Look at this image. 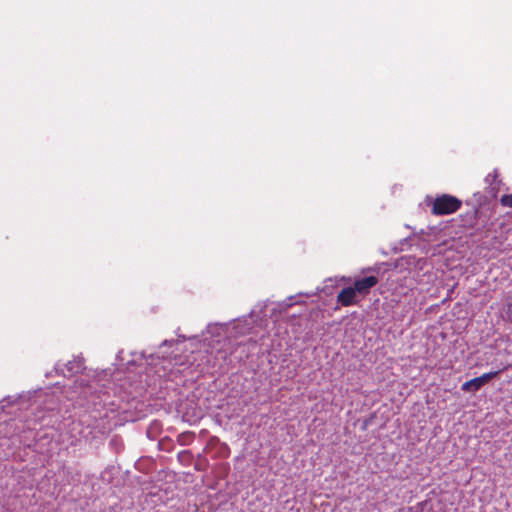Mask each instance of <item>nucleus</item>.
Returning <instances> with one entry per match:
<instances>
[{
    "label": "nucleus",
    "mask_w": 512,
    "mask_h": 512,
    "mask_svg": "<svg viewBox=\"0 0 512 512\" xmlns=\"http://www.w3.org/2000/svg\"><path fill=\"white\" fill-rule=\"evenodd\" d=\"M17 401H18V398H16V397H13V396L5 397L4 399H2L0 401V410L5 412V409H6L7 406L14 405V404L17 403Z\"/></svg>",
    "instance_id": "10"
},
{
    "label": "nucleus",
    "mask_w": 512,
    "mask_h": 512,
    "mask_svg": "<svg viewBox=\"0 0 512 512\" xmlns=\"http://www.w3.org/2000/svg\"><path fill=\"white\" fill-rule=\"evenodd\" d=\"M51 375H52L51 372H49V373H46L45 376L48 378V377H51Z\"/></svg>",
    "instance_id": "20"
},
{
    "label": "nucleus",
    "mask_w": 512,
    "mask_h": 512,
    "mask_svg": "<svg viewBox=\"0 0 512 512\" xmlns=\"http://www.w3.org/2000/svg\"><path fill=\"white\" fill-rule=\"evenodd\" d=\"M190 452L188 450H184L178 453V458H181V455H189Z\"/></svg>",
    "instance_id": "17"
},
{
    "label": "nucleus",
    "mask_w": 512,
    "mask_h": 512,
    "mask_svg": "<svg viewBox=\"0 0 512 512\" xmlns=\"http://www.w3.org/2000/svg\"><path fill=\"white\" fill-rule=\"evenodd\" d=\"M506 314L508 318L512 321V303L507 305Z\"/></svg>",
    "instance_id": "13"
},
{
    "label": "nucleus",
    "mask_w": 512,
    "mask_h": 512,
    "mask_svg": "<svg viewBox=\"0 0 512 512\" xmlns=\"http://www.w3.org/2000/svg\"><path fill=\"white\" fill-rule=\"evenodd\" d=\"M378 283V278L375 276H368L361 279H358L354 282V289L360 295H366L370 292V289L373 288Z\"/></svg>",
    "instance_id": "6"
},
{
    "label": "nucleus",
    "mask_w": 512,
    "mask_h": 512,
    "mask_svg": "<svg viewBox=\"0 0 512 512\" xmlns=\"http://www.w3.org/2000/svg\"><path fill=\"white\" fill-rule=\"evenodd\" d=\"M14 436L18 437V441L20 444H23L24 446L31 447L32 443L35 439V433L34 429L28 427L27 429H20L19 427H16Z\"/></svg>",
    "instance_id": "7"
},
{
    "label": "nucleus",
    "mask_w": 512,
    "mask_h": 512,
    "mask_svg": "<svg viewBox=\"0 0 512 512\" xmlns=\"http://www.w3.org/2000/svg\"><path fill=\"white\" fill-rule=\"evenodd\" d=\"M320 291H321V289L318 287V288L316 289V291H315V292H312V293H305V295H306L307 297L315 296V295H316V294H318Z\"/></svg>",
    "instance_id": "16"
},
{
    "label": "nucleus",
    "mask_w": 512,
    "mask_h": 512,
    "mask_svg": "<svg viewBox=\"0 0 512 512\" xmlns=\"http://www.w3.org/2000/svg\"><path fill=\"white\" fill-rule=\"evenodd\" d=\"M500 204L503 207L512 208V194H505L500 198Z\"/></svg>",
    "instance_id": "11"
},
{
    "label": "nucleus",
    "mask_w": 512,
    "mask_h": 512,
    "mask_svg": "<svg viewBox=\"0 0 512 512\" xmlns=\"http://www.w3.org/2000/svg\"><path fill=\"white\" fill-rule=\"evenodd\" d=\"M84 361L81 357L74 358L64 364L63 368H60V364L55 365V373L62 374L64 377H70L74 374L79 373L84 369Z\"/></svg>",
    "instance_id": "4"
},
{
    "label": "nucleus",
    "mask_w": 512,
    "mask_h": 512,
    "mask_svg": "<svg viewBox=\"0 0 512 512\" xmlns=\"http://www.w3.org/2000/svg\"><path fill=\"white\" fill-rule=\"evenodd\" d=\"M253 314H254V310H252L250 312L248 317H243L241 319L234 320V322L237 323L235 328H239L242 323L244 324L243 327L240 328L239 333L245 334L252 328V323L248 322V318H252Z\"/></svg>",
    "instance_id": "9"
},
{
    "label": "nucleus",
    "mask_w": 512,
    "mask_h": 512,
    "mask_svg": "<svg viewBox=\"0 0 512 512\" xmlns=\"http://www.w3.org/2000/svg\"><path fill=\"white\" fill-rule=\"evenodd\" d=\"M116 438H113L111 441H110V444H114L116 442Z\"/></svg>",
    "instance_id": "19"
},
{
    "label": "nucleus",
    "mask_w": 512,
    "mask_h": 512,
    "mask_svg": "<svg viewBox=\"0 0 512 512\" xmlns=\"http://www.w3.org/2000/svg\"><path fill=\"white\" fill-rule=\"evenodd\" d=\"M461 207V201L451 195L444 194L435 199L432 212L435 215H447L456 212Z\"/></svg>",
    "instance_id": "1"
},
{
    "label": "nucleus",
    "mask_w": 512,
    "mask_h": 512,
    "mask_svg": "<svg viewBox=\"0 0 512 512\" xmlns=\"http://www.w3.org/2000/svg\"><path fill=\"white\" fill-rule=\"evenodd\" d=\"M358 293L353 286L343 288L337 295V302L342 306H351L358 303Z\"/></svg>",
    "instance_id": "5"
},
{
    "label": "nucleus",
    "mask_w": 512,
    "mask_h": 512,
    "mask_svg": "<svg viewBox=\"0 0 512 512\" xmlns=\"http://www.w3.org/2000/svg\"><path fill=\"white\" fill-rule=\"evenodd\" d=\"M496 178H497V174H496V173H494V174H488V175L486 176V178H485V181H486V183H488V184H492V183L495 181V179H496Z\"/></svg>",
    "instance_id": "12"
},
{
    "label": "nucleus",
    "mask_w": 512,
    "mask_h": 512,
    "mask_svg": "<svg viewBox=\"0 0 512 512\" xmlns=\"http://www.w3.org/2000/svg\"><path fill=\"white\" fill-rule=\"evenodd\" d=\"M195 439V433L191 431H186L177 436V442L181 446H189L193 443Z\"/></svg>",
    "instance_id": "8"
},
{
    "label": "nucleus",
    "mask_w": 512,
    "mask_h": 512,
    "mask_svg": "<svg viewBox=\"0 0 512 512\" xmlns=\"http://www.w3.org/2000/svg\"><path fill=\"white\" fill-rule=\"evenodd\" d=\"M222 370H223V371H227V370H228V367H222Z\"/></svg>",
    "instance_id": "21"
},
{
    "label": "nucleus",
    "mask_w": 512,
    "mask_h": 512,
    "mask_svg": "<svg viewBox=\"0 0 512 512\" xmlns=\"http://www.w3.org/2000/svg\"><path fill=\"white\" fill-rule=\"evenodd\" d=\"M500 371H491L484 373L483 375L466 381L462 384L461 390L464 392H477L480 390L488 381L496 377Z\"/></svg>",
    "instance_id": "2"
},
{
    "label": "nucleus",
    "mask_w": 512,
    "mask_h": 512,
    "mask_svg": "<svg viewBox=\"0 0 512 512\" xmlns=\"http://www.w3.org/2000/svg\"><path fill=\"white\" fill-rule=\"evenodd\" d=\"M367 272H376L378 273L380 271V266L376 265L374 267H369L366 269Z\"/></svg>",
    "instance_id": "14"
},
{
    "label": "nucleus",
    "mask_w": 512,
    "mask_h": 512,
    "mask_svg": "<svg viewBox=\"0 0 512 512\" xmlns=\"http://www.w3.org/2000/svg\"><path fill=\"white\" fill-rule=\"evenodd\" d=\"M218 354H219L221 357H223L224 359H226V353H225V352H223V351L219 350V351H218Z\"/></svg>",
    "instance_id": "18"
},
{
    "label": "nucleus",
    "mask_w": 512,
    "mask_h": 512,
    "mask_svg": "<svg viewBox=\"0 0 512 512\" xmlns=\"http://www.w3.org/2000/svg\"><path fill=\"white\" fill-rule=\"evenodd\" d=\"M229 324L228 323H210L207 325L206 334L210 335V340L205 336L204 340L209 341V345L211 342L220 343L222 339L226 338V334L228 331Z\"/></svg>",
    "instance_id": "3"
},
{
    "label": "nucleus",
    "mask_w": 512,
    "mask_h": 512,
    "mask_svg": "<svg viewBox=\"0 0 512 512\" xmlns=\"http://www.w3.org/2000/svg\"><path fill=\"white\" fill-rule=\"evenodd\" d=\"M174 342H175L174 340H164L160 347H164V346H168V345L171 346L174 344Z\"/></svg>",
    "instance_id": "15"
}]
</instances>
